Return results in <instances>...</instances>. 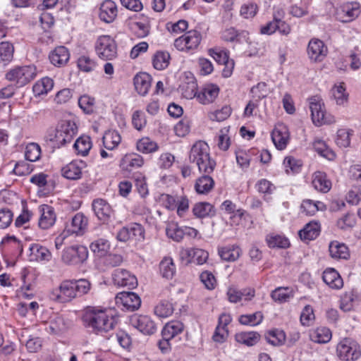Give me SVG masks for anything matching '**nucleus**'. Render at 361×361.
I'll use <instances>...</instances> for the list:
<instances>
[{"label": "nucleus", "mask_w": 361, "mask_h": 361, "mask_svg": "<svg viewBox=\"0 0 361 361\" xmlns=\"http://www.w3.org/2000/svg\"><path fill=\"white\" fill-rule=\"evenodd\" d=\"M80 108L87 114H91L94 111V99L85 94L78 99Z\"/></svg>", "instance_id": "58"}, {"label": "nucleus", "mask_w": 361, "mask_h": 361, "mask_svg": "<svg viewBox=\"0 0 361 361\" xmlns=\"http://www.w3.org/2000/svg\"><path fill=\"white\" fill-rule=\"evenodd\" d=\"M201 39L202 36L200 32L197 30H192L176 39L174 46L180 51L194 49L199 46Z\"/></svg>", "instance_id": "7"}, {"label": "nucleus", "mask_w": 361, "mask_h": 361, "mask_svg": "<svg viewBox=\"0 0 361 361\" xmlns=\"http://www.w3.org/2000/svg\"><path fill=\"white\" fill-rule=\"evenodd\" d=\"M113 280L115 285L133 289L137 286L136 277L126 269H116L113 274Z\"/></svg>", "instance_id": "11"}, {"label": "nucleus", "mask_w": 361, "mask_h": 361, "mask_svg": "<svg viewBox=\"0 0 361 361\" xmlns=\"http://www.w3.org/2000/svg\"><path fill=\"white\" fill-rule=\"evenodd\" d=\"M110 247L108 240L105 239H98L92 242L90 245V249L92 251L99 256L104 255Z\"/></svg>", "instance_id": "56"}, {"label": "nucleus", "mask_w": 361, "mask_h": 361, "mask_svg": "<svg viewBox=\"0 0 361 361\" xmlns=\"http://www.w3.org/2000/svg\"><path fill=\"white\" fill-rule=\"evenodd\" d=\"M68 137V121L59 122L55 130L47 131L44 139L54 149H59L66 144Z\"/></svg>", "instance_id": "5"}, {"label": "nucleus", "mask_w": 361, "mask_h": 361, "mask_svg": "<svg viewBox=\"0 0 361 361\" xmlns=\"http://www.w3.org/2000/svg\"><path fill=\"white\" fill-rule=\"evenodd\" d=\"M85 163L82 160H75L69 163V180L80 178L82 169L85 167Z\"/></svg>", "instance_id": "49"}, {"label": "nucleus", "mask_w": 361, "mask_h": 361, "mask_svg": "<svg viewBox=\"0 0 361 361\" xmlns=\"http://www.w3.org/2000/svg\"><path fill=\"white\" fill-rule=\"evenodd\" d=\"M337 226L343 231L352 228L355 224V219L353 214H346L337 221Z\"/></svg>", "instance_id": "60"}, {"label": "nucleus", "mask_w": 361, "mask_h": 361, "mask_svg": "<svg viewBox=\"0 0 361 361\" xmlns=\"http://www.w3.org/2000/svg\"><path fill=\"white\" fill-rule=\"evenodd\" d=\"M300 208L302 213L307 216H312L317 211L324 209L325 205L321 202H314L311 200H303Z\"/></svg>", "instance_id": "43"}, {"label": "nucleus", "mask_w": 361, "mask_h": 361, "mask_svg": "<svg viewBox=\"0 0 361 361\" xmlns=\"http://www.w3.org/2000/svg\"><path fill=\"white\" fill-rule=\"evenodd\" d=\"M219 88L216 85L207 84L198 92L197 99L202 104H207L213 102L217 97Z\"/></svg>", "instance_id": "18"}, {"label": "nucleus", "mask_w": 361, "mask_h": 361, "mask_svg": "<svg viewBox=\"0 0 361 361\" xmlns=\"http://www.w3.org/2000/svg\"><path fill=\"white\" fill-rule=\"evenodd\" d=\"M197 91V84L194 78H191L188 82L182 85V94L188 99H190L194 97L197 98V95L198 94Z\"/></svg>", "instance_id": "50"}, {"label": "nucleus", "mask_w": 361, "mask_h": 361, "mask_svg": "<svg viewBox=\"0 0 361 361\" xmlns=\"http://www.w3.org/2000/svg\"><path fill=\"white\" fill-rule=\"evenodd\" d=\"M170 55L166 51H157L153 58V66L157 70H164L169 64Z\"/></svg>", "instance_id": "48"}, {"label": "nucleus", "mask_w": 361, "mask_h": 361, "mask_svg": "<svg viewBox=\"0 0 361 361\" xmlns=\"http://www.w3.org/2000/svg\"><path fill=\"white\" fill-rule=\"evenodd\" d=\"M219 254L223 260L234 262L240 257L242 251L239 246L232 245L219 248Z\"/></svg>", "instance_id": "27"}, {"label": "nucleus", "mask_w": 361, "mask_h": 361, "mask_svg": "<svg viewBox=\"0 0 361 361\" xmlns=\"http://www.w3.org/2000/svg\"><path fill=\"white\" fill-rule=\"evenodd\" d=\"M90 287V283L86 279L69 281V300L87 294Z\"/></svg>", "instance_id": "16"}, {"label": "nucleus", "mask_w": 361, "mask_h": 361, "mask_svg": "<svg viewBox=\"0 0 361 361\" xmlns=\"http://www.w3.org/2000/svg\"><path fill=\"white\" fill-rule=\"evenodd\" d=\"M121 141V137L118 131L107 130L102 137L104 147L108 150L116 149Z\"/></svg>", "instance_id": "34"}, {"label": "nucleus", "mask_w": 361, "mask_h": 361, "mask_svg": "<svg viewBox=\"0 0 361 361\" xmlns=\"http://www.w3.org/2000/svg\"><path fill=\"white\" fill-rule=\"evenodd\" d=\"M176 271L173 260L170 257H165L159 263V272L163 278L171 279Z\"/></svg>", "instance_id": "31"}, {"label": "nucleus", "mask_w": 361, "mask_h": 361, "mask_svg": "<svg viewBox=\"0 0 361 361\" xmlns=\"http://www.w3.org/2000/svg\"><path fill=\"white\" fill-rule=\"evenodd\" d=\"M214 185V181L213 178L208 175H204L196 180L195 188L199 194H207L212 190Z\"/></svg>", "instance_id": "37"}, {"label": "nucleus", "mask_w": 361, "mask_h": 361, "mask_svg": "<svg viewBox=\"0 0 361 361\" xmlns=\"http://www.w3.org/2000/svg\"><path fill=\"white\" fill-rule=\"evenodd\" d=\"M173 305L167 300H161L154 307V313L159 317L165 318L173 312Z\"/></svg>", "instance_id": "46"}, {"label": "nucleus", "mask_w": 361, "mask_h": 361, "mask_svg": "<svg viewBox=\"0 0 361 361\" xmlns=\"http://www.w3.org/2000/svg\"><path fill=\"white\" fill-rule=\"evenodd\" d=\"M97 56L102 60H112L117 56V46L115 40L109 35L98 37L95 44Z\"/></svg>", "instance_id": "4"}, {"label": "nucleus", "mask_w": 361, "mask_h": 361, "mask_svg": "<svg viewBox=\"0 0 361 361\" xmlns=\"http://www.w3.org/2000/svg\"><path fill=\"white\" fill-rule=\"evenodd\" d=\"M313 147L319 155L329 160H333L336 157L335 153L322 140H315L313 142Z\"/></svg>", "instance_id": "45"}, {"label": "nucleus", "mask_w": 361, "mask_h": 361, "mask_svg": "<svg viewBox=\"0 0 361 361\" xmlns=\"http://www.w3.org/2000/svg\"><path fill=\"white\" fill-rule=\"evenodd\" d=\"M92 206L97 218L103 223H107L113 213L109 204L103 199H96L92 202Z\"/></svg>", "instance_id": "15"}, {"label": "nucleus", "mask_w": 361, "mask_h": 361, "mask_svg": "<svg viewBox=\"0 0 361 361\" xmlns=\"http://www.w3.org/2000/svg\"><path fill=\"white\" fill-rule=\"evenodd\" d=\"M92 147L89 136L82 135L78 137L73 145V149L78 155L86 156Z\"/></svg>", "instance_id": "38"}, {"label": "nucleus", "mask_w": 361, "mask_h": 361, "mask_svg": "<svg viewBox=\"0 0 361 361\" xmlns=\"http://www.w3.org/2000/svg\"><path fill=\"white\" fill-rule=\"evenodd\" d=\"M221 38L226 42H238L240 44L250 43L249 32L245 30H237L234 27L226 29L221 35Z\"/></svg>", "instance_id": "17"}, {"label": "nucleus", "mask_w": 361, "mask_h": 361, "mask_svg": "<svg viewBox=\"0 0 361 361\" xmlns=\"http://www.w3.org/2000/svg\"><path fill=\"white\" fill-rule=\"evenodd\" d=\"M289 138V133L283 126L274 129L271 133V139L277 149L281 150L286 147Z\"/></svg>", "instance_id": "19"}, {"label": "nucleus", "mask_w": 361, "mask_h": 361, "mask_svg": "<svg viewBox=\"0 0 361 361\" xmlns=\"http://www.w3.org/2000/svg\"><path fill=\"white\" fill-rule=\"evenodd\" d=\"M266 338L269 343L274 346L280 345L285 341L286 334L283 331L275 329L269 331Z\"/></svg>", "instance_id": "53"}, {"label": "nucleus", "mask_w": 361, "mask_h": 361, "mask_svg": "<svg viewBox=\"0 0 361 361\" xmlns=\"http://www.w3.org/2000/svg\"><path fill=\"white\" fill-rule=\"evenodd\" d=\"M338 356L345 361H355L361 355L360 346L350 338H344L337 345Z\"/></svg>", "instance_id": "6"}, {"label": "nucleus", "mask_w": 361, "mask_h": 361, "mask_svg": "<svg viewBox=\"0 0 361 361\" xmlns=\"http://www.w3.org/2000/svg\"><path fill=\"white\" fill-rule=\"evenodd\" d=\"M168 237L178 242L183 238L184 231L175 223H169L166 228Z\"/></svg>", "instance_id": "57"}, {"label": "nucleus", "mask_w": 361, "mask_h": 361, "mask_svg": "<svg viewBox=\"0 0 361 361\" xmlns=\"http://www.w3.org/2000/svg\"><path fill=\"white\" fill-rule=\"evenodd\" d=\"M78 68L86 73L92 72L95 70L97 63L88 56H81L77 61Z\"/></svg>", "instance_id": "52"}, {"label": "nucleus", "mask_w": 361, "mask_h": 361, "mask_svg": "<svg viewBox=\"0 0 361 361\" xmlns=\"http://www.w3.org/2000/svg\"><path fill=\"white\" fill-rule=\"evenodd\" d=\"M54 86V82L50 78H43L37 81L32 87L33 92L35 95L39 96L47 94Z\"/></svg>", "instance_id": "42"}, {"label": "nucleus", "mask_w": 361, "mask_h": 361, "mask_svg": "<svg viewBox=\"0 0 361 361\" xmlns=\"http://www.w3.org/2000/svg\"><path fill=\"white\" fill-rule=\"evenodd\" d=\"M182 254L191 257L192 262H195L200 265L206 262L209 257L207 252L198 248L186 249L182 252Z\"/></svg>", "instance_id": "36"}, {"label": "nucleus", "mask_w": 361, "mask_h": 361, "mask_svg": "<svg viewBox=\"0 0 361 361\" xmlns=\"http://www.w3.org/2000/svg\"><path fill=\"white\" fill-rule=\"evenodd\" d=\"M328 52L324 43L319 39H312L307 46V54L310 60L320 62L324 60Z\"/></svg>", "instance_id": "10"}, {"label": "nucleus", "mask_w": 361, "mask_h": 361, "mask_svg": "<svg viewBox=\"0 0 361 361\" xmlns=\"http://www.w3.org/2000/svg\"><path fill=\"white\" fill-rule=\"evenodd\" d=\"M312 184L314 189L322 192H327L331 187V181L327 179L326 175L321 171H317L313 174Z\"/></svg>", "instance_id": "28"}, {"label": "nucleus", "mask_w": 361, "mask_h": 361, "mask_svg": "<svg viewBox=\"0 0 361 361\" xmlns=\"http://www.w3.org/2000/svg\"><path fill=\"white\" fill-rule=\"evenodd\" d=\"M190 161L198 166L200 172L212 173L216 166V162L211 159L209 147L204 141H197L192 147L190 155Z\"/></svg>", "instance_id": "2"}, {"label": "nucleus", "mask_w": 361, "mask_h": 361, "mask_svg": "<svg viewBox=\"0 0 361 361\" xmlns=\"http://www.w3.org/2000/svg\"><path fill=\"white\" fill-rule=\"evenodd\" d=\"M322 279L324 282L331 288L339 289L343 284L339 274L333 268L326 269L323 272Z\"/></svg>", "instance_id": "23"}, {"label": "nucleus", "mask_w": 361, "mask_h": 361, "mask_svg": "<svg viewBox=\"0 0 361 361\" xmlns=\"http://www.w3.org/2000/svg\"><path fill=\"white\" fill-rule=\"evenodd\" d=\"M310 109L312 122L316 126H319L325 123L324 104L318 97H313L310 99Z\"/></svg>", "instance_id": "14"}, {"label": "nucleus", "mask_w": 361, "mask_h": 361, "mask_svg": "<svg viewBox=\"0 0 361 361\" xmlns=\"http://www.w3.org/2000/svg\"><path fill=\"white\" fill-rule=\"evenodd\" d=\"M347 202L351 204H357L361 201V186H353L346 197Z\"/></svg>", "instance_id": "64"}, {"label": "nucleus", "mask_w": 361, "mask_h": 361, "mask_svg": "<svg viewBox=\"0 0 361 361\" xmlns=\"http://www.w3.org/2000/svg\"><path fill=\"white\" fill-rule=\"evenodd\" d=\"M68 284L63 282L58 289L51 293V298L59 302H65L67 300Z\"/></svg>", "instance_id": "62"}, {"label": "nucleus", "mask_w": 361, "mask_h": 361, "mask_svg": "<svg viewBox=\"0 0 361 361\" xmlns=\"http://www.w3.org/2000/svg\"><path fill=\"white\" fill-rule=\"evenodd\" d=\"M125 25L137 37L144 38L149 34L150 26L147 20H140V15L128 17L125 21Z\"/></svg>", "instance_id": "8"}, {"label": "nucleus", "mask_w": 361, "mask_h": 361, "mask_svg": "<svg viewBox=\"0 0 361 361\" xmlns=\"http://www.w3.org/2000/svg\"><path fill=\"white\" fill-rule=\"evenodd\" d=\"M312 340L319 343H325L329 342L331 338V332L326 327L317 328L312 334Z\"/></svg>", "instance_id": "47"}, {"label": "nucleus", "mask_w": 361, "mask_h": 361, "mask_svg": "<svg viewBox=\"0 0 361 361\" xmlns=\"http://www.w3.org/2000/svg\"><path fill=\"white\" fill-rule=\"evenodd\" d=\"M118 16V8L116 4L112 0L104 1L100 6L99 11V19L106 23H113Z\"/></svg>", "instance_id": "12"}, {"label": "nucleus", "mask_w": 361, "mask_h": 361, "mask_svg": "<svg viewBox=\"0 0 361 361\" xmlns=\"http://www.w3.org/2000/svg\"><path fill=\"white\" fill-rule=\"evenodd\" d=\"M30 255L36 261H49L51 257L50 251L39 244H32L30 247Z\"/></svg>", "instance_id": "35"}, {"label": "nucleus", "mask_w": 361, "mask_h": 361, "mask_svg": "<svg viewBox=\"0 0 361 361\" xmlns=\"http://www.w3.org/2000/svg\"><path fill=\"white\" fill-rule=\"evenodd\" d=\"M14 47L8 42L0 43V65L5 66L11 62L13 57Z\"/></svg>", "instance_id": "39"}, {"label": "nucleus", "mask_w": 361, "mask_h": 361, "mask_svg": "<svg viewBox=\"0 0 361 361\" xmlns=\"http://www.w3.org/2000/svg\"><path fill=\"white\" fill-rule=\"evenodd\" d=\"M360 14V10L357 4L344 6L337 12L338 19L343 23L350 22Z\"/></svg>", "instance_id": "25"}, {"label": "nucleus", "mask_w": 361, "mask_h": 361, "mask_svg": "<svg viewBox=\"0 0 361 361\" xmlns=\"http://www.w3.org/2000/svg\"><path fill=\"white\" fill-rule=\"evenodd\" d=\"M262 319V314L260 312H257L251 314L241 315L239 322L243 325L256 326L260 324Z\"/></svg>", "instance_id": "54"}, {"label": "nucleus", "mask_w": 361, "mask_h": 361, "mask_svg": "<svg viewBox=\"0 0 361 361\" xmlns=\"http://www.w3.org/2000/svg\"><path fill=\"white\" fill-rule=\"evenodd\" d=\"M37 75L36 67L33 65L16 67L9 71L6 78L23 87L32 81Z\"/></svg>", "instance_id": "3"}, {"label": "nucleus", "mask_w": 361, "mask_h": 361, "mask_svg": "<svg viewBox=\"0 0 361 361\" xmlns=\"http://www.w3.org/2000/svg\"><path fill=\"white\" fill-rule=\"evenodd\" d=\"M41 156L40 146L35 142L29 143L25 147V157L30 161H36Z\"/></svg>", "instance_id": "51"}, {"label": "nucleus", "mask_w": 361, "mask_h": 361, "mask_svg": "<svg viewBox=\"0 0 361 361\" xmlns=\"http://www.w3.org/2000/svg\"><path fill=\"white\" fill-rule=\"evenodd\" d=\"M134 85L139 94L145 96L151 87L152 78L145 73L137 74L134 78Z\"/></svg>", "instance_id": "21"}, {"label": "nucleus", "mask_w": 361, "mask_h": 361, "mask_svg": "<svg viewBox=\"0 0 361 361\" xmlns=\"http://www.w3.org/2000/svg\"><path fill=\"white\" fill-rule=\"evenodd\" d=\"M130 324L145 335H152L157 331V325L147 315L134 314L130 319Z\"/></svg>", "instance_id": "9"}, {"label": "nucleus", "mask_w": 361, "mask_h": 361, "mask_svg": "<svg viewBox=\"0 0 361 361\" xmlns=\"http://www.w3.org/2000/svg\"><path fill=\"white\" fill-rule=\"evenodd\" d=\"M52 64L63 66L68 62V49L63 46L56 47L49 55Z\"/></svg>", "instance_id": "32"}, {"label": "nucleus", "mask_w": 361, "mask_h": 361, "mask_svg": "<svg viewBox=\"0 0 361 361\" xmlns=\"http://www.w3.org/2000/svg\"><path fill=\"white\" fill-rule=\"evenodd\" d=\"M213 206L208 202H199L192 208L194 215L198 218H204L209 216L212 212Z\"/></svg>", "instance_id": "55"}, {"label": "nucleus", "mask_w": 361, "mask_h": 361, "mask_svg": "<svg viewBox=\"0 0 361 361\" xmlns=\"http://www.w3.org/2000/svg\"><path fill=\"white\" fill-rule=\"evenodd\" d=\"M87 257V249L83 245H73L69 248V263L73 264L83 263Z\"/></svg>", "instance_id": "22"}, {"label": "nucleus", "mask_w": 361, "mask_h": 361, "mask_svg": "<svg viewBox=\"0 0 361 361\" xmlns=\"http://www.w3.org/2000/svg\"><path fill=\"white\" fill-rule=\"evenodd\" d=\"M116 303H121L128 310L134 311L137 310L141 305L140 297L133 292H121L116 297Z\"/></svg>", "instance_id": "13"}, {"label": "nucleus", "mask_w": 361, "mask_h": 361, "mask_svg": "<svg viewBox=\"0 0 361 361\" xmlns=\"http://www.w3.org/2000/svg\"><path fill=\"white\" fill-rule=\"evenodd\" d=\"M235 340L247 346H252L259 341V334L255 331L240 332L236 334Z\"/></svg>", "instance_id": "41"}, {"label": "nucleus", "mask_w": 361, "mask_h": 361, "mask_svg": "<svg viewBox=\"0 0 361 361\" xmlns=\"http://www.w3.org/2000/svg\"><path fill=\"white\" fill-rule=\"evenodd\" d=\"M320 233V226L316 221H310L307 224L303 229L299 231V235L302 240H312L315 239Z\"/></svg>", "instance_id": "30"}, {"label": "nucleus", "mask_w": 361, "mask_h": 361, "mask_svg": "<svg viewBox=\"0 0 361 361\" xmlns=\"http://www.w3.org/2000/svg\"><path fill=\"white\" fill-rule=\"evenodd\" d=\"M271 297L276 302H283L292 297V295L288 288L279 287L271 292Z\"/></svg>", "instance_id": "59"}, {"label": "nucleus", "mask_w": 361, "mask_h": 361, "mask_svg": "<svg viewBox=\"0 0 361 361\" xmlns=\"http://www.w3.org/2000/svg\"><path fill=\"white\" fill-rule=\"evenodd\" d=\"M87 226V219L82 213H78L72 219L69 234L82 235Z\"/></svg>", "instance_id": "26"}, {"label": "nucleus", "mask_w": 361, "mask_h": 361, "mask_svg": "<svg viewBox=\"0 0 361 361\" xmlns=\"http://www.w3.org/2000/svg\"><path fill=\"white\" fill-rule=\"evenodd\" d=\"M118 317L111 310L87 307L82 317L84 325L96 334L103 336L113 330Z\"/></svg>", "instance_id": "1"}, {"label": "nucleus", "mask_w": 361, "mask_h": 361, "mask_svg": "<svg viewBox=\"0 0 361 361\" xmlns=\"http://www.w3.org/2000/svg\"><path fill=\"white\" fill-rule=\"evenodd\" d=\"M231 109L229 106H225L220 110H216L209 114V117L212 121L218 122L226 120L231 115Z\"/></svg>", "instance_id": "61"}, {"label": "nucleus", "mask_w": 361, "mask_h": 361, "mask_svg": "<svg viewBox=\"0 0 361 361\" xmlns=\"http://www.w3.org/2000/svg\"><path fill=\"white\" fill-rule=\"evenodd\" d=\"M40 212L39 226L42 229H48L54 225L56 221L54 210L50 206L44 204L40 207Z\"/></svg>", "instance_id": "20"}, {"label": "nucleus", "mask_w": 361, "mask_h": 361, "mask_svg": "<svg viewBox=\"0 0 361 361\" xmlns=\"http://www.w3.org/2000/svg\"><path fill=\"white\" fill-rule=\"evenodd\" d=\"M314 319V314L312 306L306 305L300 314V322L303 326H310Z\"/></svg>", "instance_id": "63"}, {"label": "nucleus", "mask_w": 361, "mask_h": 361, "mask_svg": "<svg viewBox=\"0 0 361 361\" xmlns=\"http://www.w3.org/2000/svg\"><path fill=\"white\" fill-rule=\"evenodd\" d=\"M158 149L157 143L148 137H142L137 142V149L143 154L152 153Z\"/></svg>", "instance_id": "40"}, {"label": "nucleus", "mask_w": 361, "mask_h": 361, "mask_svg": "<svg viewBox=\"0 0 361 361\" xmlns=\"http://www.w3.org/2000/svg\"><path fill=\"white\" fill-rule=\"evenodd\" d=\"M359 301V295L355 290L345 293L341 298L340 308L344 312L352 310Z\"/></svg>", "instance_id": "29"}, {"label": "nucleus", "mask_w": 361, "mask_h": 361, "mask_svg": "<svg viewBox=\"0 0 361 361\" xmlns=\"http://www.w3.org/2000/svg\"><path fill=\"white\" fill-rule=\"evenodd\" d=\"M266 241L268 246L271 248H286L290 245L288 238L280 235H268L266 237Z\"/></svg>", "instance_id": "44"}, {"label": "nucleus", "mask_w": 361, "mask_h": 361, "mask_svg": "<svg viewBox=\"0 0 361 361\" xmlns=\"http://www.w3.org/2000/svg\"><path fill=\"white\" fill-rule=\"evenodd\" d=\"M330 256L334 259H344L349 257L350 254L348 247L343 243H339L338 241L331 242L329 247Z\"/></svg>", "instance_id": "33"}, {"label": "nucleus", "mask_w": 361, "mask_h": 361, "mask_svg": "<svg viewBox=\"0 0 361 361\" xmlns=\"http://www.w3.org/2000/svg\"><path fill=\"white\" fill-rule=\"evenodd\" d=\"M183 330L184 325L181 322L173 320L165 324L162 329L161 335L163 338L172 339L181 334Z\"/></svg>", "instance_id": "24"}]
</instances>
